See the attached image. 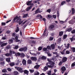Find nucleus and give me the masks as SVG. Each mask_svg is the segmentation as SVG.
<instances>
[{"mask_svg":"<svg viewBox=\"0 0 75 75\" xmlns=\"http://www.w3.org/2000/svg\"><path fill=\"white\" fill-rule=\"evenodd\" d=\"M43 51H47V48L45 47L43 49Z\"/></svg>","mask_w":75,"mask_h":75,"instance_id":"38","label":"nucleus"},{"mask_svg":"<svg viewBox=\"0 0 75 75\" xmlns=\"http://www.w3.org/2000/svg\"><path fill=\"white\" fill-rule=\"evenodd\" d=\"M1 25H6V23L2 22L1 23Z\"/></svg>","mask_w":75,"mask_h":75,"instance_id":"64","label":"nucleus"},{"mask_svg":"<svg viewBox=\"0 0 75 75\" xmlns=\"http://www.w3.org/2000/svg\"><path fill=\"white\" fill-rule=\"evenodd\" d=\"M14 75H18V72H17V71H15L14 72Z\"/></svg>","mask_w":75,"mask_h":75,"instance_id":"31","label":"nucleus"},{"mask_svg":"<svg viewBox=\"0 0 75 75\" xmlns=\"http://www.w3.org/2000/svg\"><path fill=\"white\" fill-rule=\"evenodd\" d=\"M7 69L8 71H11V69L10 68H8Z\"/></svg>","mask_w":75,"mask_h":75,"instance_id":"63","label":"nucleus"},{"mask_svg":"<svg viewBox=\"0 0 75 75\" xmlns=\"http://www.w3.org/2000/svg\"><path fill=\"white\" fill-rule=\"evenodd\" d=\"M72 10V14H75V9L74 8H72L71 9Z\"/></svg>","mask_w":75,"mask_h":75,"instance_id":"23","label":"nucleus"},{"mask_svg":"<svg viewBox=\"0 0 75 75\" xmlns=\"http://www.w3.org/2000/svg\"><path fill=\"white\" fill-rule=\"evenodd\" d=\"M20 16L18 17V16H16V17H15L13 20V23H16V20L17 23H18L19 21V19H20Z\"/></svg>","mask_w":75,"mask_h":75,"instance_id":"3","label":"nucleus"},{"mask_svg":"<svg viewBox=\"0 0 75 75\" xmlns=\"http://www.w3.org/2000/svg\"><path fill=\"white\" fill-rule=\"evenodd\" d=\"M19 47H18V46L17 45V46H16L14 47V48H15V49H18V48Z\"/></svg>","mask_w":75,"mask_h":75,"instance_id":"58","label":"nucleus"},{"mask_svg":"<svg viewBox=\"0 0 75 75\" xmlns=\"http://www.w3.org/2000/svg\"><path fill=\"white\" fill-rule=\"evenodd\" d=\"M68 37V36L67 35H64L63 36V40H65L66 38Z\"/></svg>","mask_w":75,"mask_h":75,"instance_id":"27","label":"nucleus"},{"mask_svg":"<svg viewBox=\"0 0 75 75\" xmlns=\"http://www.w3.org/2000/svg\"><path fill=\"white\" fill-rule=\"evenodd\" d=\"M61 72L62 74H64V72L66 71V67L64 66L62 67L61 68Z\"/></svg>","mask_w":75,"mask_h":75,"instance_id":"4","label":"nucleus"},{"mask_svg":"<svg viewBox=\"0 0 75 75\" xmlns=\"http://www.w3.org/2000/svg\"><path fill=\"white\" fill-rule=\"evenodd\" d=\"M68 58L66 57H64L62 59V61L63 63L66 62L67 61Z\"/></svg>","mask_w":75,"mask_h":75,"instance_id":"5","label":"nucleus"},{"mask_svg":"<svg viewBox=\"0 0 75 75\" xmlns=\"http://www.w3.org/2000/svg\"><path fill=\"white\" fill-rule=\"evenodd\" d=\"M42 47H39L38 48V51H41L42 50Z\"/></svg>","mask_w":75,"mask_h":75,"instance_id":"43","label":"nucleus"},{"mask_svg":"<svg viewBox=\"0 0 75 75\" xmlns=\"http://www.w3.org/2000/svg\"><path fill=\"white\" fill-rule=\"evenodd\" d=\"M47 61H48V62L49 63H50V62H52V61H51V60L49 59V58L47 59Z\"/></svg>","mask_w":75,"mask_h":75,"instance_id":"56","label":"nucleus"},{"mask_svg":"<svg viewBox=\"0 0 75 75\" xmlns=\"http://www.w3.org/2000/svg\"><path fill=\"white\" fill-rule=\"evenodd\" d=\"M70 52L69 50H66V54H69Z\"/></svg>","mask_w":75,"mask_h":75,"instance_id":"35","label":"nucleus"},{"mask_svg":"<svg viewBox=\"0 0 75 75\" xmlns=\"http://www.w3.org/2000/svg\"><path fill=\"white\" fill-rule=\"evenodd\" d=\"M19 51H24V49H23V48H21L19 49Z\"/></svg>","mask_w":75,"mask_h":75,"instance_id":"48","label":"nucleus"},{"mask_svg":"<svg viewBox=\"0 0 75 75\" xmlns=\"http://www.w3.org/2000/svg\"><path fill=\"white\" fill-rule=\"evenodd\" d=\"M6 61L8 62H10V58H8L6 59Z\"/></svg>","mask_w":75,"mask_h":75,"instance_id":"26","label":"nucleus"},{"mask_svg":"<svg viewBox=\"0 0 75 75\" xmlns=\"http://www.w3.org/2000/svg\"><path fill=\"white\" fill-rule=\"evenodd\" d=\"M51 48H52V50H54V49H55V45L54 44H52L50 45Z\"/></svg>","mask_w":75,"mask_h":75,"instance_id":"8","label":"nucleus"},{"mask_svg":"<svg viewBox=\"0 0 75 75\" xmlns=\"http://www.w3.org/2000/svg\"><path fill=\"white\" fill-rule=\"evenodd\" d=\"M53 54H55V55H56V57H58V54L57 52H53Z\"/></svg>","mask_w":75,"mask_h":75,"instance_id":"29","label":"nucleus"},{"mask_svg":"<svg viewBox=\"0 0 75 75\" xmlns=\"http://www.w3.org/2000/svg\"><path fill=\"white\" fill-rule=\"evenodd\" d=\"M23 50L24 51H26L27 50V47H23Z\"/></svg>","mask_w":75,"mask_h":75,"instance_id":"32","label":"nucleus"},{"mask_svg":"<svg viewBox=\"0 0 75 75\" xmlns=\"http://www.w3.org/2000/svg\"><path fill=\"white\" fill-rule=\"evenodd\" d=\"M30 39H37V38H33V37H30Z\"/></svg>","mask_w":75,"mask_h":75,"instance_id":"62","label":"nucleus"},{"mask_svg":"<svg viewBox=\"0 0 75 75\" xmlns=\"http://www.w3.org/2000/svg\"><path fill=\"white\" fill-rule=\"evenodd\" d=\"M72 34H75V29H74L72 30L71 32Z\"/></svg>","mask_w":75,"mask_h":75,"instance_id":"41","label":"nucleus"},{"mask_svg":"<svg viewBox=\"0 0 75 75\" xmlns=\"http://www.w3.org/2000/svg\"><path fill=\"white\" fill-rule=\"evenodd\" d=\"M27 62L26 60H25V59H23L22 60V64L23 65H26V63Z\"/></svg>","mask_w":75,"mask_h":75,"instance_id":"11","label":"nucleus"},{"mask_svg":"<svg viewBox=\"0 0 75 75\" xmlns=\"http://www.w3.org/2000/svg\"><path fill=\"white\" fill-rule=\"evenodd\" d=\"M13 42V39H10L9 40V44H11Z\"/></svg>","mask_w":75,"mask_h":75,"instance_id":"30","label":"nucleus"},{"mask_svg":"<svg viewBox=\"0 0 75 75\" xmlns=\"http://www.w3.org/2000/svg\"><path fill=\"white\" fill-rule=\"evenodd\" d=\"M40 59L42 60H45V59H47V57L45 56H43L42 57L40 58Z\"/></svg>","mask_w":75,"mask_h":75,"instance_id":"16","label":"nucleus"},{"mask_svg":"<svg viewBox=\"0 0 75 75\" xmlns=\"http://www.w3.org/2000/svg\"><path fill=\"white\" fill-rule=\"evenodd\" d=\"M7 43H2V44L1 45V47H3L4 46H6V45H7Z\"/></svg>","mask_w":75,"mask_h":75,"instance_id":"20","label":"nucleus"},{"mask_svg":"<svg viewBox=\"0 0 75 75\" xmlns=\"http://www.w3.org/2000/svg\"><path fill=\"white\" fill-rule=\"evenodd\" d=\"M5 55L6 57H9V56H11V54L10 53H7L5 54Z\"/></svg>","mask_w":75,"mask_h":75,"instance_id":"34","label":"nucleus"},{"mask_svg":"<svg viewBox=\"0 0 75 75\" xmlns=\"http://www.w3.org/2000/svg\"><path fill=\"white\" fill-rule=\"evenodd\" d=\"M47 12L50 13L51 11V9H49L47 11Z\"/></svg>","mask_w":75,"mask_h":75,"instance_id":"47","label":"nucleus"},{"mask_svg":"<svg viewBox=\"0 0 75 75\" xmlns=\"http://www.w3.org/2000/svg\"><path fill=\"white\" fill-rule=\"evenodd\" d=\"M24 73L25 74H26V75H28V73H29V71L27 70H25L23 71Z\"/></svg>","mask_w":75,"mask_h":75,"instance_id":"12","label":"nucleus"},{"mask_svg":"<svg viewBox=\"0 0 75 75\" xmlns=\"http://www.w3.org/2000/svg\"><path fill=\"white\" fill-rule=\"evenodd\" d=\"M71 67H75V62H74L71 65Z\"/></svg>","mask_w":75,"mask_h":75,"instance_id":"52","label":"nucleus"},{"mask_svg":"<svg viewBox=\"0 0 75 75\" xmlns=\"http://www.w3.org/2000/svg\"><path fill=\"white\" fill-rule=\"evenodd\" d=\"M6 71L7 70H6V69H4L2 70V72H3V73H5V72H6Z\"/></svg>","mask_w":75,"mask_h":75,"instance_id":"36","label":"nucleus"},{"mask_svg":"<svg viewBox=\"0 0 75 75\" xmlns=\"http://www.w3.org/2000/svg\"><path fill=\"white\" fill-rule=\"evenodd\" d=\"M40 10V8H38L35 12V14H37V13H38V11L39 10Z\"/></svg>","mask_w":75,"mask_h":75,"instance_id":"24","label":"nucleus"},{"mask_svg":"<svg viewBox=\"0 0 75 75\" xmlns=\"http://www.w3.org/2000/svg\"><path fill=\"white\" fill-rule=\"evenodd\" d=\"M40 67V65L38 64H37L34 67V68H35V69H38Z\"/></svg>","mask_w":75,"mask_h":75,"instance_id":"14","label":"nucleus"},{"mask_svg":"<svg viewBox=\"0 0 75 75\" xmlns=\"http://www.w3.org/2000/svg\"><path fill=\"white\" fill-rule=\"evenodd\" d=\"M37 18H38V17H40V19H42V16L41 15L38 14L36 16Z\"/></svg>","mask_w":75,"mask_h":75,"instance_id":"21","label":"nucleus"},{"mask_svg":"<svg viewBox=\"0 0 75 75\" xmlns=\"http://www.w3.org/2000/svg\"><path fill=\"white\" fill-rule=\"evenodd\" d=\"M30 44H35L36 43V41L34 40L31 41H30Z\"/></svg>","mask_w":75,"mask_h":75,"instance_id":"28","label":"nucleus"},{"mask_svg":"<svg viewBox=\"0 0 75 75\" xmlns=\"http://www.w3.org/2000/svg\"><path fill=\"white\" fill-rule=\"evenodd\" d=\"M28 16V14H26L23 15V17H24V18H25V17H27Z\"/></svg>","mask_w":75,"mask_h":75,"instance_id":"60","label":"nucleus"},{"mask_svg":"<svg viewBox=\"0 0 75 75\" xmlns=\"http://www.w3.org/2000/svg\"><path fill=\"white\" fill-rule=\"evenodd\" d=\"M72 30V28L71 27H70L69 28H67L66 31V32H71Z\"/></svg>","mask_w":75,"mask_h":75,"instance_id":"6","label":"nucleus"},{"mask_svg":"<svg viewBox=\"0 0 75 75\" xmlns=\"http://www.w3.org/2000/svg\"><path fill=\"white\" fill-rule=\"evenodd\" d=\"M47 67L48 68H52V67H53L51 65H49L47 66Z\"/></svg>","mask_w":75,"mask_h":75,"instance_id":"57","label":"nucleus"},{"mask_svg":"<svg viewBox=\"0 0 75 75\" xmlns=\"http://www.w3.org/2000/svg\"><path fill=\"white\" fill-rule=\"evenodd\" d=\"M32 3V0L30 1H29L28 2H27L26 4L27 6H30V5L31 3Z\"/></svg>","mask_w":75,"mask_h":75,"instance_id":"18","label":"nucleus"},{"mask_svg":"<svg viewBox=\"0 0 75 75\" xmlns=\"http://www.w3.org/2000/svg\"><path fill=\"white\" fill-rule=\"evenodd\" d=\"M66 51V49H64V50L62 52H61V54L62 55H64V54H66L65 53V52Z\"/></svg>","mask_w":75,"mask_h":75,"instance_id":"15","label":"nucleus"},{"mask_svg":"<svg viewBox=\"0 0 75 75\" xmlns=\"http://www.w3.org/2000/svg\"><path fill=\"white\" fill-rule=\"evenodd\" d=\"M15 65V64L13 62L12 63H11L9 64V65L11 66V67H13Z\"/></svg>","mask_w":75,"mask_h":75,"instance_id":"25","label":"nucleus"},{"mask_svg":"<svg viewBox=\"0 0 75 75\" xmlns=\"http://www.w3.org/2000/svg\"><path fill=\"white\" fill-rule=\"evenodd\" d=\"M16 69L19 72L21 73H22L24 72V70H23V68L22 67H18V66L15 67Z\"/></svg>","mask_w":75,"mask_h":75,"instance_id":"1","label":"nucleus"},{"mask_svg":"<svg viewBox=\"0 0 75 75\" xmlns=\"http://www.w3.org/2000/svg\"><path fill=\"white\" fill-rule=\"evenodd\" d=\"M69 24H72L74 23L73 22V21H69Z\"/></svg>","mask_w":75,"mask_h":75,"instance_id":"50","label":"nucleus"},{"mask_svg":"<svg viewBox=\"0 0 75 75\" xmlns=\"http://www.w3.org/2000/svg\"><path fill=\"white\" fill-rule=\"evenodd\" d=\"M48 75H51V71H50L47 73Z\"/></svg>","mask_w":75,"mask_h":75,"instance_id":"45","label":"nucleus"},{"mask_svg":"<svg viewBox=\"0 0 75 75\" xmlns=\"http://www.w3.org/2000/svg\"><path fill=\"white\" fill-rule=\"evenodd\" d=\"M27 63L28 64H32V61L31 60H28L27 61Z\"/></svg>","mask_w":75,"mask_h":75,"instance_id":"22","label":"nucleus"},{"mask_svg":"<svg viewBox=\"0 0 75 75\" xmlns=\"http://www.w3.org/2000/svg\"><path fill=\"white\" fill-rule=\"evenodd\" d=\"M64 32L62 31H60L59 32V37H61V36H62Z\"/></svg>","mask_w":75,"mask_h":75,"instance_id":"10","label":"nucleus"},{"mask_svg":"<svg viewBox=\"0 0 75 75\" xmlns=\"http://www.w3.org/2000/svg\"><path fill=\"white\" fill-rule=\"evenodd\" d=\"M71 50L72 51H73V52H75V47H72L71 48Z\"/></svg>","mask_w":75,"mask_h":75,"instance_id":"42","label":"nucleus"},{"mask_svg":"<svg viewBox=\"0 0 75 75\" xmlns=\"http://www.w3.org/2000/svg\"><path fill=\"white\" fill-rule=\"evenodd\" d=\"M49 65H52L53 67L54 66V65H55V63L54 62L52 61L51 62L49 63Z\"/></svg>","mask_w":75,"mask_h":75,"instance_id":"17","label":"nucleus"},{"mask_svg":"<svg viewBox=\"0 0 75 75\" xmlns=\"http://www.w3.org/2000/svg\"><path fill=\"white\" fill-rule=\"evenodd\" d=\"M70 40H71V42H72L74 40H75V38H70Z\"/></svg>","mask_w":75,"mask_h":75,"instance_id":"46","label":"nucleus"},{"mask_svg":"<svg viewBox=\"0 0 75 75\" xmlns=\"http://www.w3.org/2000/svg\"><path fill=\"white\" fill-rule=\"evenodd\" d=\"M15 53V52L14 51H12L11 50L9 51V54L11 56V55L12 54H14Z\"/></svg>","mask_w":75,"mask_h":75,"instance_id":"13","label":"nucleus"},{"mask_svg":"<svg viewBox=\"0 0 75 75\" xmlns=\"http://www.w3.org/2000/svg\"><path fill=\"white\" fill-rule=\"evenodd\" d=\"M66 4V2L65 1H62L61 4V5H64Z\"/></svg>","mask_w":75,"mask_h":75,"instance_id":"33","label":"nucleus"},{"mask_svg":"<svg viewBox=\"0 0 75 75\" xmlns=\"http://www.w3.org/2000/svg\"><path fill=\"white\" fill-rule=\"evenodd\" d=\"M48 67H47V66H45L44 67V70H45V71L47 70V69H48Z\"/></svg>","mask_w":75,"mask_h":75,"instance_id":"44","label":"nucleus"},{"mask_svg":"<svg viewBox=\"0 0 75 75\" xmlns=\"http://www.w3.org/2000/svg\"><path fill=\"white\" fill-rule=\"evenodd\" d=\"M58 42H59V43H60L61 42V38H60L59 39H58Z\"/></svg>","mask_w":75,"mask_h":75,"instance_id":"51","label":"nucleus"},{"mask_svg":"<svg viewBox=\"0 0 75 75\" xmlns=\"http://www.w3.org/2000/svg\"><path fill=\"white\" fill-rule=\"evenodd\" d=\"M53 39H54V38L50 37V38L49 40L50 41H52V40H53Z\"/></svg>","mask_w":75,"mask_h":75,"instance_id":"54","label":"nucleus"},{"mask_svg":"<svg viewBox=\"0 0 75 75\" xmlns=\"http://www.w3.org/2000/svg\"><path fill=\"white\" fill-rule=\"evenodd\" d=\"M32 8V6H30L28 7L26 9V11H28V10H30Z\"/></svg>","mask_w":75,"mask_h":75,"instance_id":"19","label":"nucleus"},{"mask_svg":"<svg viewBox=\"0 0 75 75\" xmlns=\"http://www.w3.org/2000/svg\"><path fill=\"white\" fill-rule=\"evenodd\" d=\"M19 31V28L18 27H17V29L15 31L16 33H17Z\"/></svg>","mask_w":75,"mask_h":75,"instance_id":"39","label":"nucleus"},{"mask_svg":"<svg viewBox=\"0 0 75 75\" xmlns=\"http://www.w3.org/2000/svg\"><path fill=\"white\" fill-rule=\"evenodd\" d=\"M39 74H40V73H39V72L37 71L36 72V73H35V75H39Z\"/></svg>","mask_w":75,"mask_h":75,"instance_id":"59","label":"nucleus"},{"mask_svg":"<svg viewBox=\"0 0 75 75\" xmlns=\"http://www.w3.org/2000/svg\"><path fill=\"white\" fill-rule=\"evenodd\" d=\"M47 49H48L49 50H51V47H50V46L49 45L47 46Z\"/></svg>","mask_w":75,"mask_h":75,"instance_id":"37","label":"nucleus"},{"mask_svg":"<svg viewBox=\"0 0 75 75\" xmlns=\"http://www.w3.org/2000/svg\"><path fill=\"white\" fill-rule=\"evenodd\" d=\"M30 59L32 61H36L37 60V59L35 57H30Z\"/></svg>","mask_w":75,"mask_h":75,"instance_id":"7","label":"nucleus"},{"mask_svg":"<svg viewBox=\"0 0 75 75\" xmlns=\"http://www.w3.org/2000/svg\"><path fill=\"white\" fill-rule=\"evenodd\" d=\"M21 56L22 57H24L25 56V54L24 53H22L21 54Z\"/></svg>","mask_w":75,"mask_h":75,"instance_id":"53","label":"nucleus"},{"mask_svg":"<svg viewBox=\"0 0 75 75\" xmlns=\"http://www.w3.org/2000/svg\"><path fill=\"white\" fill-rule=\"evenodd\" d=\"M29 71L30 72H32V73H33L34 72V70H32V69H30Z\"/></svg>","mask_w":75,"mask_h":75,"instance_id":"55","label":"nucleus"},{"mask_svg":"<svg viewBox=\"0 0 75 75\" xmlns=\"http://www.w3.org/2000/svg\"><path fill=\"white\" fill-rule=\"evenodd\" d=\"M63 62H62L60 61L59 64V66H61V65H62V63Z\"/></svg>","mask_w":75,"mask_h":75,"instance_id":"49","label":"nucleus"},{"mask_svg":"<svg viewBox=\"0 0 75 75\" xmlns=\"http://www.w3.org/2000/svg\"><path fill=\"white\" fill-rule=\"evenodd\" d=\"M55 25L57 26V24L55 23H54L53 25H50L49 26V29L50 30H51V31L54 30V27H55Z\"/></svg>","mask_w":75,"mask_h":75,"instance_id":"2","label":"nucleus"},{"mask_svg":"<svg viewBox=\"0 0 75 75\" xmlns=\"http://www.w3.org/2000/svg\"><path fill=\"white\" fill-rule=\"evenodd\" d=\"M18 22H19V23H18L19 24V25H21V24H22V23H23V21H19H19Z\"/></svg>","mask_w":75,"mask_h":75,"instance_id":"40","label":"nucleus"},{"mask_svg":"<svg viewBox=\"0 0 75 75\" xmlns=\"http://www.w3.org/2000/svg\"><path fill=\"white\" fill-rule=\"evenodd\" d=\"M27 21H24V22L23 23L21 24L22 26H23V25L24 24H25V23L27 22Z\"/></svg>","mask_w":75,"mask_h":75,"instance_id":"61","label":"nucleus"},{"mask_svg":"<svg viewBox=\"0 0 75 75\" xmlns=\"http://www.w3.org/2000/svg\"><path fill=\"white\" fill-rule=\"evenodd\" d=\"M64 45L66 48H69L70 44L69 43H68L66 45V44L65 43Z\"/></svg>","mask_w":75,"mask_h":75,"instance_id":"9","label":"nucleus"}]
</instances>
